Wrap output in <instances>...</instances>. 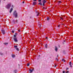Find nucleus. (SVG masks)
<instances>
[{"instance_id":"1","label":"nucleus","mask_w":73,"mask_h":73,"mask_svg":"<svg viewBox=\"0 0 73 73\" xmlns=\"http://www.w3.org/2000/svg\"><path fill=\"white\" fill-rule=\"evenodd\" d=\"M13 15L14 16H15V18H17V12H16V11H14V13Z\"/></svg>"},{"instance_id":"2","label":"nucleus","mask_w":73,"mask_h":73,"mask_svg":"<svg viewBox=\"0 0 73 73\" xmlns=\"http://www.w3.org/2000/svg\"><path fill=\"white\" fill-rule=\"evenodd\" d=\"M11 3H9L7 6L6 8L7 9H9L10 7H11Z\"/></svg>"},{"instance_id":"3","label":"nucleus","mask_w":73,"mask_h":73,"mask_svg":"<svg viewBox=\"0 0 73 73\" xmlns=\"http://www.w3.org/2000/svg\"><path fill=\"white\" fill-rule=\"evenodd\" d=\"M15 42H17L18 41L17 39V38L16 37H14L13 38Z\"/></svg>"},{"instance_id":"4","label":"nucleus","mask_w":73,"mask_h":73,"mask_svg":"<svg viewBox=\"0 0 73 73\" xmlns=\"http://www.w3.org/2000/svg\"><path fill=\"white\" fill-rule=\"evenodd\" d=\"M69 65H70V68H72V65H73V64H72L71 62H70Z\"/></svg>"},{"instance_id":"5","label":"nucleus","mask_w":73,"mask_h":73,"mask_svg":"<svg viewBox=\"0 0 73 73\" xmlns=\"http://www.w3.org/2000/svg\"><path fill=\"white\" fill-rule=\"evenodd\" d=\"M3 35H5V30L4 29H2L1 30Z\"/></svg>"},{"instance_id":"6","label":"nucleus","mask_w":73,"mask_h":73,"mask_svg":"<svg viewBox=\"0 0 73 73\" xmlns=\"http://www.w3.org/2000/svg\"><path fill=\"white\" fill-rule=\"evenodd\" d=\"M55 50L56 52H57V50H58V48L56 46H55Z\"/></svg>"},{"instance_id":"7","label":"nucleus","mask_w":73,"mask_h":73,"mask_svg":"<svg viewBox=\"0 0 73 73\" xmlns=\"http://www.w3.org/2000/svg\"><path fill=\"white\" fill-rule=\"evenodd\" d=\"M37 4V3H36V2L34 1L33 2V5H36Z\"/></svg>"},{"instance_id":"8","label":"nucleus","mask_w":73,"mask_h":73,"mask_svg":"<svg viewBox=\"0 0 73 73\" xmlns=\"http://www.w3.org/2000/svg\"><path fill=\"white\" fill-rule=\"evenodd\" d=\"M33 70H34V69L33 68L32 70H31V69L29 70V71L31 73H32Z\"/></svg>"},{"instance_id":"9","label":"nucleus","mask_w":73,"mask_h":73,"mask_svg":"<svg viewBox=\"0 0 73 73\" xmlns=\"http://www.w3.org/2000/svg\"><path fill=\"white\" fill-rule=\"evenodd\" d=\"M42 1L43 4H45V3L46 2L45 0H43Z\"/></svg>"},{"instance_id":"10","label":"nucleus","mask_w":73,"mask_h":73,"mask_svg":"<svg viewBox=\"0 0 73 73\" xmlns=\"http://www.w3.org/2000/svg\"><path fill=\"white\" fill-rule=\"evenodd\" d=\"M36 14H37L36 16H38V15H40V13H39L38 12H36Z\"/></svg>"},{"instance_id":"11","label":"nucleus","mask_w":73,"mask_h":73,"mask_svg":"<svg viewBox=\"0 0 73 73\" xmlns=\"http://www.w3.org/2000/svg\"><path fill=\"white\" fill-rule=\"evenodd\" d=\"M13 10V8H11L10 9V11H9V12L10 13H11V12H12V11Z\"/></svg>"},{"instance_id":"12","label":"nucleus","mask_w":73,"mask_h":73,"mask_svg":"<svg viewBox=\"0 0 73 73\" xmlns=\"http://www.w3.org/2000/svg\"><path fill=\"white\" fill-rule=\"evenodd\" d=\"M38 5H40L41 6H42V3H41L40 2L38 3Z\"/></svg>"},{"instance_id":"13","label":"nucleus","mask_w":73,"mask_h":73,"mask_svg":"<svg viewBox=\"0 0 73 73\" xmlns=\"http://www.w3.org/2000/svg\"><path fill=\"white\" fill-rule=\"evenodd\" d=\"M45 48L46 49L47 48V47H48V45L47 44H46L45 45Z\"/></svg>"},{"instance_id":"14","label":"nucleus","mask_w":73,"mask_h":73,"mask_svg":"<svg viewBox=\"0 0 73 73\" xmlns=\"http://www.w3.org/2000/svg\"><path fill=\"white\" fill-rule=\"evenodd\" d=\"M12 57L13 58H14V57H15V55H12Z\"/></svg>"},{"instance_id":"15","label":"nucleus","mask_w":73,"mask_h":73,"mask_svg":"<svg viewBox=\"0 0 73 73\" xmlns=\"http://www.w3.org/2000/svg\"><path fill=\"white\" fill-rule=\"evenodd\" d=\"M66 41V40H64L63 42H62V44H64V42Z\"/></svg>"},{"instance_id":"16","label":"nucleus","mask_w":73,"mask_h":73,"mask_svg":"<svg viewBox=\"0 0 73 73\" xmlns=\"http://www.w3.org/2000/svg\"><path fill=\"white\" fill-rule=\"evenodd\" d=\"M14 48H16H16H17V46H14Z\"/></svg>"},{"instance_id":"17","label":"nucleus","mask_w":73,"mask_h":73,"mask_svg":"<svg viewBox=\"0 0 73 73\" xmlns=\"http://www.w3.org/2000/svg\"><path fill=\"white\" fill-rule=\"evenodd\" d=\"M62 61H64V62H65V59H62Z\"/></svg>"},{"instance_id":"18","label":"nucleus","mask_w":73,"mask_h":73,"mask_svg":"<svg viewBox=\"0 0 73 73\" xmlns=\"http://www.w3.org/2000/svg\"><path fill=\"white\" fill-rule=\"evenodd\" d=\"M4 44L5 45H7V44H8V43H4Z\"/></svg>"},{"instance_id":"19","label":"nucleus","mask_w":73,"mask_h":73,"mask_svg":"<svg viewBox=\"0 0 73 73\" xmlns=\"http://www.w3.org/2000/svg\"><path fill=\"white\" fill-rule=\"evenodd\" d=\"M58 4H61V1H59L58 2Z\"/></svg>"},{"instance_id":"20","label":"nucleus","mask_w":73,"mask_h":73,"mask_svg":"<svg viewBox=\"0 0 73 73\" xmlns=\"http://www.w3.org/2000/svg\"><path fill=\"white\" fill-rule=\"evenodd\" d=\"M50 18L49 17H48L47 18V20H49Z\"/></svg>"},{"instance_id":"21","label":"nucleus","mask_w":73,"mask_h":73,"mask_svg":"<svg viewBox=\"0 0 73 73\" xmlns=\"http://www.w3.org/2000/svg\"><path fill=\"white\" fill-rule=\"evenodd\" d=\"M27 66H29V63H27Z\"/></svg>"},{"instance_id":"22","label":"nucleus","mask_w":73,"mask_h":73,"mask_svg":"<svg viewBox=\"0 0 73 73\" xmlns=\"http://www.w3.org/2000/svg\"><path fill=\"white\" fill-rule=\"evenodd\" d=\"M16 50H17V51H19V48H16Z\"/></svg>"},{"instance_id":"23","label":"nucleus","mask_w":73,"mask_h":73,"mask_svg":"<svg viewBox=\"0 0 73 73\" xmlns=\"http://www.w3.org/2000/svg\"><path fill=\"white\" fill-rule=\"evenodd\" d=\"M56 61H58V58H56Z\"/></svg>"},{"instance_id":"24","label":"nucleus","mask_w":73,"mask_h":73,"mask_svg":"<svg viewBox=\"0 0 73 73\" xmlns=\"http://www.w3.org/2000/svg\"><path fill=\"white\" fill-rule=\"evenodd\" d=\"M13 22L14 23H15V21L14 20H13Z\"/></svg>"},{"instance_id":"25","label":"nucleus","mask_w":73,"mask_h":73,"mask_svg":"<svg viewBox=\"0 0 73 73\" xmlns=\"http://www.w3.org/2000/svg\"><path fill=\"white\" fill-rule=\"evenodd\" d=\"M0 54L2 56V55H3V53H1V52H0Z\"/></svg>"},{"instance_id":"26","label":"nucleus","mask_w":73,"mask_h":73,"mask_svg":"<svg viewBox=\"0 0 73 73\" xmlns=\"http://www.w3.org/2000/svg\"><path fill=\"white\" fill-rule=\"evenodd\" d=\"M63 53H64V54H65V51H63Z\"/></svg>"},{"instance_id":"27","label":"nucleus","mask_w":73,"mask_h":73,"mask_svg":"<svg viewBox=\"0 0 73 73\" xmlns=\"http://www.w3.org/2000/svg\"><path fill=\"white\" fill-rule=\"evenodd\" d=\"M42 9H46V8L44 7H43Z\"/></svg>"},{"instance_id":"28","label":"nucleus","mask_w":73,"mask_h":73,"mask_svg":"<svg viewBox=\"0 0 73 73\" xmlns=\"http://www.w3.org/2000/svg\"><path fill=\"white\" fill-rule=\"evenodd\" d=\"M56 66H57V65H56V64H54V67H56Z\"/></svg>"},{"instance_id":"29","label":"nucleus","mask_w":73,"mask_h":73,"mask_svg":"<svg viewBox=\"0 0 73 73\" xmlns=\"http://www.w3.org/2000/svg\"><path fill=\"white\" fill-rule=\"evenodd\" d=\"M14 37H16V35H14Z\"/></svg>"},{"instance_id":"30","label":"nucleus","mask_w":73,"mask_h":73,"mask_svg":"<svg viewBox=\"0 0 73 73\" xmlns=\"http://www.w3.org/2000/svg\"><path fill=\"white\" fill-rule=\"evenodd\" d=\"M15 22H16V23H18L17 20H15Z\"/></svg>"},{"instance_id":"31","label":"nucleus","mask_w":73,"mask_h":73,"mask_svg":"<svg viewBox=\"0 0 73 73\" xmlns=\"http://www.w3.org/2000/svg\"><path fill=\"white\" fill-rule=\"evenodd\" d=\"M15 35H17V33H16L15 34Z\"/></svg>"},{"instance_id":"32","label":"nucleus","mask_w":73,"mask_h":73,"mask_svg":"<svg viewBox=\"0 0 73 73\" xmlns=\"http://www.w3.org/2000/svg\"><path fill=\"white\" fill-rule=\"evenodd\" d=\"M12 33H14V32H14V31H12Z\"/></svg>"},{"instance_id":"33","label":"nucleus","mask_w":73,"mask_h":73,"mask_svg":"<svg viewBox=\"0 0 73 73\" xmlns=\"http://www.w3.org/2000/svg\"><path fill=\"white\" fill-rule=\"evenodd\" d=\"M65 71H63L62 72L63 73H65Z\"/></svg>"},{"instance_id":"34","label":"nucleus","mask_w":73,"mask_h":73,"mask_svg":"<svg viewBox=\"0 0 73 73\" xmlns=\"http://www.w3.org/2000/svg\"><path fill=\"white\" fill-rule=\"evenodd\" d=\"M69 71H67L66 72H65L66 73H69Z\"/></svg>"},{"instance_id":"35","label":"nucleus","mask_w":73,"mask_h":73,"mask_svg":"<svg viewBox=\"0 0 73 73\" xmlns=\"http://www.w3.org/2000/svg\"><path fill=\"white\" fill-rule=\"evenodd\" d=\"M41 0H38V1H39V2H40V1H41Z\"/></svg>"},{"instance_id":"36","label":"nucleus","mask_w":73,"mask_h":73,"mask_svg":"<svg viewBox=\"0 0 73 73\" xmlns=\"http://www.w3.org/2000/svg\"><path fill=\"white\" fill-rule=\"evenodd\" d=\"M42 5H43V6H44V5H45V4L43 3Z\"/></svg>"},{"instance_id":"37","label":"nucleus","mask_w":73,"mask_h":73,"mask_svg":"<svg viewBox=\"0 0 73 73\" xmlns=\"http://www.w3.org/2000/svg\"><path fill=\"white\" fill-rule=\"evenodd\" d=\"M34 1H37V0H33Z\"/></svg>"},{"instance_id":"38","label":"nucleus","mask_w":73,"mask_h":73,"mask_svg":"<svg viewBox=\"0 0 73 73\" xmlns=\"http://www.w3.org/2000/svg\"><path fill=\"white\" fill-rule=\"evenodd\" d=\"M18 32H20V30H18Z\"/></svg>"},{"instance_id":"39","label":"nucleus","mask_w":73,"mask_h":73,"mask_svg":"<svg viewBox=\"0 0 73 73\" xmlns=\"http://www.w3.org/2000/svg\"><path fill=\"white\" fill-rule=\"evenodd\" d=\"M68 69H69V68H66V70H68Z\"/></svg>"},{"instance_id":"40","label":"nucleus","mask_w":73,"mask_h":73,"mask_svg":"<svg viewBox=\"0 0 73 73\" xmlns=\"http://www.w3.org/2000/svg\"><path fill=\"white\" fill-rule=\"evenodd\" d=\"M11 7H12V8H13V5H12Z\"/></svg>"},{"instance_id":"41","label":"nucleus","mask_w":73,"mask_h":73,"mask_svg":"<svg viewBox=\"0 0 73 73\" xmlns=\"http://www.w3.org/2000/svg\"><path fill=\"white\" fill-rule=\"evenodd\" d=\"M46 39H48V37H46Z\"/></svg>"},{"instance_id":"42","label":"nucleus","mask_w":73,"mask_h":73,"mask_svg":"<svg viewBox=\"0 0 73 73\" xmlns=\"http://www.w3.org/2000/svg\"><path fill=\"white\" fill-rule=\"evenodd\" d=\"M60 27V25H58V27Z\"/></svg>"},{"instance_id":"43","label":"nucleus","mask_w":73,"mask_h":73,"mask_svg":"<svg viewBox=\"0 0 73 73\" xmlns=\"http://www.w3.org/2000/svg\"><path fill=\"white\" fill-rule=\"evenodd\" d=\"M23 4H24V1H23Z\"/></svg>"},{"instance_id":"44","label":"nucleus","mask_w":73,"mask_h":73,"mask_svg":"<svg viewBox=\"0 0 73 73\" xmlns=\"http://www.w3.org/2000/svg\"><path fill=\"white\" fill-rule=\"evenodd\" d=\"M60 19H62V17L60 18Z\"/></svg>"},{"instance_id":"45","label":"nucleus","mask_w":73,"mask_h":73,"mask_svg":"<svg viewBox=\"0 0 73 73\" xmlns=\"http://www.w3.org/2000/svg\"><path fill=\"white\" fill-rule=\"evenodd\" d=\"M39 25L40 27L41 26V25H40V24H39Z\"/></svg>"},{"instance_id":"46","label":"nucleus","mask_w":73,"mask_h":73,"mask_svg":"<svg viewBox=\"0 0 73 73\" xmlns=\"http://www.w3.org/2000/svg\"><path fill=\"white\" fill-rule=\"evenodd\" d=\"M30 19H32V17H30Z\"/></svg>"},{"instance_id":"47","label":"nucleus","mask_w":73,"mask_h":73,"mask_svg":"<svg viewBox=\"0 0 73 73\" xmlns=\"http://www.w3.org/2000/svg\"><path fill=\"white\" fill-rule=\"evenodd\" d=\"M62 20H64V19H63L62 18Z\"/></svg>"},{"instance_id":"48","label":"nucleus","mask_w":73,"mask_h":73,"mask_svg":"<svg viewBox=\"0 0 73 73\" xmlns=\"http://www.w3.org/2000/svg\"><path fill=\"white\" fill-rule=\"evenodd\" d=\"M64 17H65V16L64 15Z\"/></svg>"},{"instance_id":"49","label":"nucleus","mask_w":73,"mask_h":73,"mask_svg":"<svg viewBox=\"0 0 73 73\" xmlns=\"http://www.w3.org/2000/svg\"><path fill=\"white\" fill-rule=\"evenodd\" d=\"M38 56H39V57L40 56V55H39Z\"/></svg>"},{"instance_id":"50","label":"nucleus","mask_w":73,"mask_h":73,"mask_svg":"<svg viewBox=\"0 0 73 73\" xmlns=\"http://www.w3.org/2000/svg\"><path fill=\"white\" fill-rule=\"evenodd\" d=\"M62 25H64V24H62Z\"/></svg>"},{"instance_id":"51","label":"nucleus","mask_w":73,"mask_h":73,"mask_svg":"<svg viewBox=\"0 0 73 73\" xmlns=\"http://www.w3.org/2000/svg\"><path fill=\"white\" fill-rule=\"evenodd\" d=\"M58 55L57 56V57H58Z\"/></svg>"},{"instance_id":"52","label":"nucleus","mask_w":73,"mask_h":73,"mask_svg":"<svg viewBox=\"0 0 73 73\" xmlns=\"http://www.w3.org/2000/svg\"><path fill=\"white\" fill-rule=\"evenodd\" d=\"M61 37H62V35L61 36Z\"/></svg>"},{"instance_id":"53","label":"nucleus","mask_w":73,"mask_h":73,"mask_svg":"<svg viewBox=\"0 0 73 73\" xmlns=\"http://www.w3.org/2000/svg\"><path fill=\"white\" fill-rule=\"evenodd\" d=\"M4 0V1H5V0Z\"/></svg>"},{"instance_id":"54","label":"nucleus","mask_w":73,"mask_h":73,"mask_svg":"<svg viewBox=\"0 0 73 73\" xmlns=\"http://www.w3.org/2000/svg\"><path fill=\"white\" fill-rule=\"evenodd\" d=\"M19 66H20V65L19 64Z\"/></svg>"},{"instance_id":"55","label":"nucleus","mask_w":73,"mask_h":73,"mask_svg":"<svg viewBox=\"0 0 73 73\" xmlns=\"http://www.w3.org/2000/svg\"><path fill=\"white\" fill-rule=\"evenodd\" d=\"M48 73H49V72H48Z\"/></svg>"},{"instance_id":"56","label":"nucleus","mask_w":73,"mask_h":73,"mask_svg":"<svg viewBox=\"0 0 73 73\" xmlns=\"http://www.w3.org/2000/svg\"><path fill=\"white\" fill-rule=\"evenodd\" d=\"M0 27H1V26H0Z\"/></svg>"}]
</instances>
